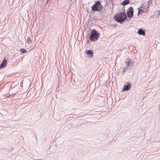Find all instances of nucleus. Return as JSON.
<instances>
[{
	"label": "nucleus",
	"mask_w": 160,
	"mask_h": 160,
	"mask_svg": "<svg viewBox=\"0 0 160 160\" xmlns=\"http://www.w3.org/2000/svg\"><path fill=\"white\" fill-rule=\"evenodd\" d=\"M127 18L126 13L123 12H121L119 13H117L114 16V19L117 22L121 23L125 21Z\"/></svg>",
	"instance_id": "1"
},
{
	"label": "nucleus",
	"mask_w": 160,
	"mask_h": 160,
	"mask_svg": "<svg viewBox=\"0 0 160 160\" xmlns=\"http://www.w3.org/2000/svg\"><path fill=\"white\" fill-rule=\"evenodd\" d=\"M103 8L100 2L97 1L95 2L94 3L91 7V10L93 12H101Z\"/></svg>",
	"instance_id": "2"
},
{
	"label": "nucleus",
	"mask_w": 160,
	"mask_h": 160,
	"mask_svg": "<svg viewBox=\"0 0 160 160\" xmlns=\"http://www.w3.org/2000/svg\"><path fill=\"white\" fill-rule=\"evenodd\" d=\"M100 36V33L96 30L92 29L91 31L89 37V39L91 41L95 42L97 41Z\"/></svg>",
	"instance_id": "3"
},
{
	"label": "nucleus",
	"mask_w": 160,
	"mask_h": 160,
	"mask_svg": "<svg viewBox=\"0 0 160 160\" xmlns=\"http://www.w3.org/2000/svg\"><path fill=\"white\" fill-rule=\"evenodd\" d=\"M133 8L132 7H129L127 11L128 17L130 18H132L133 15Z\"/></svg>",
	"instance_id": "4"
},
{
	"label": "nucleus",
	"mask_w": 160,
	"mask_h": 160,
	"mask_svg": "<svg viewBox=\"0 0 160 160\" xmlns=\"http://www.w3.org/2000/svg\"><path fill=\"white\" fill-rule=\"evenodd\" d=\"M127 84L124 85L122 90L123 91H128L130 90L131 87V84L129 82H127Z\"/></svg>",
	"instance_id": "5"
},
{
	"label": "nucleus",
	"mask_w": 160,
	"mask_h": 160,
	"mask_svg": "<svg viewBox=\"0 0 160 160\" xmlns=\"http://www.w3.org/2000/svg\"><path fill=\"white\" fill-rule=\"evenodd\" d=\"M88 57L91 58L93 57V51L91 50H87L85 51Z\"/></svg>",
	"instance_id": "6"
},
{
	"label": "nucleus",
	"mask_w": 160,
	"mask_h": 160,
	"mask_svg": "<svg viewBox=\"0 0 160 160\" xmlns=\"http://www.w3.org/2000/svg\"><path fill=\"white\" fill-rule=\"evenodd\" d=\"M7 64V60L4 58L2 63L0 64V67L2 68L6 67Z\"/></svg>",
	"instance_id": "7"
},
{
	"label": "nucleus",
	"mask_w": 160,
	"mask_h": 160,
	"mask_svg": "<svg viewBox=\"0 0 160 160\" xmlns=\"http://www.w3.org/2000/svg\"><path fill=\"white\" fill-rule=\"evenodd\" d=\"M138 33L140 35L144 36L145 35V31L142 28H139L138 31Z\"/></svg>",
	"instance_id": "8"
},
{
	"label": "nucleus",
	"mask_w": 160,
	"mask_h": 160,
	"mask_svg": "<svg viewBox=\"0 0 160 160\" xmlns=\"http://www.w3.org/2000/svg\"><path fill=\"white\" fill-rule=\"evenodd\" d=\"M130 3V1L129 0H124L121 3V4L123 6H126Z\"/></svg>",
	"instance_id": "9"
},
{
	"label": "nucleus",
	"mask_w": 160,
	"mask_h": 160,
	"mask_svg": "<svg viewBox=\"0 0 160 160\" xmlns=\"http://www.w3.org/2000/svg\"><path fill=\"white\" fill-rule=\"evenodd\" d=\"M126 66L127 67L129 66L131 63V64H132V62H131L130 61L128 58L126 59Z\"/></svg>",
	"instance_id": "10"
},
{
	"label": "nucleus",
	"mask_w": 160,
	"mask_h": 160,
	"mask_svg": "<svg viewBox=\"0 0 160 160\" xmlns=\"http://www.w3.org/2000/svg\"><path fill=\"white\" fill-rule=\"evenodd\" d=\"M20 51L21 52L23 53H25L27 52V50L23 48L21 49H20Z\"/></svg>",
	"instance_id": "11"
},
{
	"label": "nucleus",
	"mask_w": 160,
	"mask_h": 160,
	"mask_svg": "<svg viewBox=\"0 0 160 160\" xmlns=\"http://www.w3.org/2000/svg\"><path fill=\"white\" fill-rule=\"evenodd\" d=\"M150 6V5H147V4H146L143 8L144 9H145L146 10V9L149 8Z\"/></svg>",
	"instance_id": "12"
},
{
	"label": "nucleus",
	"mask_w": 160,
	"mask_h": 160,
	"mask_svg": "<svg viewBox=\"0 0 160 160\" xmlns=\"http://www.w3.org/2000/svg\"><path fill=\"white\" fill-rule=\"evenodd\" d=\"M138 12L137 15L138 16L140 14L141 12H142V9L140 8H138Z\"/></svg>",
	"instance_id": "13"
},
{
	"label": "nucleus",
	"mask_w": 160,
	"mask_h": 160,
	"mask_svg": "<svg viewBox=\"0 0 160 160\" xmlns=\"http://www.w3.org/2000/svg\"><path fill=\"white\" fill-rule=\"evenodd\" d=\"M17 92H14L13 93H10V95H11V97H13L14 95L16 94Z\"/></svg>",
	"instance_id": "14"
},
{
	"label": "nucleus",
	"mask_w": 160,
	"mask_h": 160,
	"mask_svg": "<svg viewBox=\"0 0 160 160\" xmlns=\"http://www.w3.org/2000/svg\"><path fill=\"white\" fill-rule=\"evenodd\" d=\"M152 3V0L151 1H149L146 4L147 5H150V3Z\"/></svg>",
	"instance_id": "15"
},
{
	"label": "nucleus",
	"mask_w": 160,
	"mask_h": 160,
	"mask_svg": "<svg viewBox=\"0 0 160 160\" xmlns=\"http://www.w3.org/2000/svg\"><path fill=\"white\" fill-rule=\"evenodd\" d=\"M27 42H31V39L29 38H28L27 39Z\"/></svg>",
	"instance_id": "16"
},
{
	"label": "nucleus",
	"mask_w": 160,
	"mask_h": 160,
	"mask_svg": "<svg viewBox=\"0 0 160 160\" xmlns=\"http://www.w3.org/2000/svg\"><path fill=\"white\" fill-rule=\"evenodd\" d=\"M144 7V5H140V7L139 8L140 9V8H143Z\"/></svg>",
	"instance_id": "17"
},
{
	"label": "nucleus",
	"mask_w": 160,
	"mask_h": 160,
	"mask_svg": "<svg viewBox=\"0 0 160 160\" xmlns=\"http://www.w3.org/2000/svg\"><path fill=\"white\" fill-rule=\"evenodd\" d=\"M146 10H142V12H146Z\"/></svg>",
	"instance_id": "18"
},
{
	"label": "nucleus",
	"mask_w": 160,
	"mask_h": 160,
	"mask_svg": "<svg viewBox=\"0 0 160 160\" xmlns=\"http://www.w3.org/2000/svg\"><path fill=\"white\" fill-rule=\"evenodd\" d=\"M158 11V14H159L160 15V10Z\"/></svg>",
	"instance_id": "19"
},
{
	"label": "nucleus",
	"mask_w": 160,
	"mask_h": 160,
	"mask_svg": "<svg viewBox=\"0 0 160 160\" xmlns=\"http://www.w3.org/2000/svg\"><path fill=\"white\" fill-rule=\"evenodd\" d=\"M125 71H126V70H125V69H124V70H123V72H125Z\"/></svg>",
	"instance_id": "20"
},
{
	"label": "nucleus",
	"mask_w": 160,
	"mask_h": 160,
	"mask_svg": "<svg viewBox=\"0 0 160 160\" xmlns=\"http://www.w3.org/2000/svg\"><path fill=\"white\" fill-rule=\"evenodd\" d=\"M10 94H9V96H8V97H11V95H10Z\"/></svg>",
	"instance_id": "21"
},
{
	"label": "nucleus",
	"mask_w": 160,
	"mask_h": 160,
	"mask_svg": "<svg viewBox=\"0 0 160 160\" xmlns=\"http://www.w3.org/2000/svg\"><path fill=\"white\" fill-rule=\"evenodd\" d=\"M48 0H47V2H46V3H48Z\"/></svg>",
	"instance_id": "22"
},
{
	"label": "nucleus",
	"mask_w": 160,
	"mask_h": 160,
	"mask_svg": "<svg viewBox=\"0 0 160 160\" xmlns=\"http://www.w3.org/2000/svg\"><path fill=\"white\" fill-rule=\"evenodd\" d=\"M35 160H42L41 159H38V160L37 159H35Z\"/></svg>",
	"instance_id": "23"
}]
</instances>
